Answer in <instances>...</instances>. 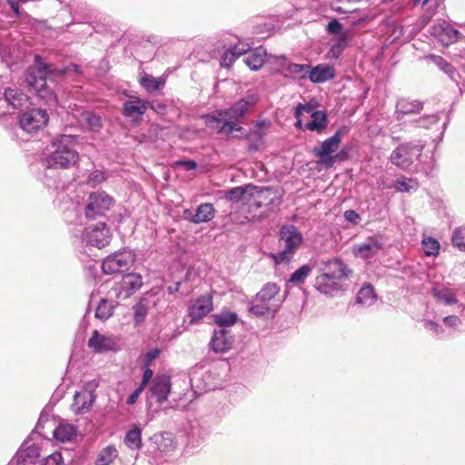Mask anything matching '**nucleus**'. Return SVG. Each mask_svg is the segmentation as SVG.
<instances>
[{"label":"nucleus","instance_id":"obj_1","mask_svg":"<svg viewBox=\"0 0 465 465\" xmlns=\"http://www.w3.org/2000/svg\"><path fill=\"white\" fill-rule=\"evenodd\" d=\"M71 72L80 74L81 68L76 64L58 67L36 54L34 64L26 71L25 81L41 100L45 104H53L56 102L57 83Z\"/></svg>","mask_w":465,"mask_h":465},{"label":"nucleus","instance_id":"obj_2","mask_svg":"<svg viewBox=\"0 0 465 465\" xmlns=\"http://www.w3.org/2000/svg\"><path fill=\"white\" fill-rule=\"evenodd\" d=\"M76 139L77 136L72 134L56 136L50 145V153L41 160L40 164L42 166L54 165L59 169L74 166L79 160Z\"/></svg>","mask_w":465,"mask_h":465},{"label":"nucleus","instance_id":"obj_3","mask_svg":"<svg viewBox=\"0 0 465 465\" xmlns=\"http://www.w3.org/2000/svg\"><path fill=\"white\" fill-rule=\"evenodd\" d=\"M280 287L275 282H268L250 301L249 312L256 316L262 317L268 313L274 314L281 307L283 298L280 297Z\"/></svg>","mask_w":465,"mask_h":465},{"label":"nucleus","instance_id":"obj_4","mask_svg":"<svg viewBox=\"0 0 465 465\" xmlns=\"http://www.w3.org/2000/svg\"><path fill=\"white\" fill-rule=\"evenodd\" d=\"M303 242L302 234L292 224L282 225L279 232L278 244L281 250L272 253L271 257L276 264L289 262L293 259L299 247Z\"/></svg>","mask_w":465,"mask_h":465},{"label":"nucleus","instance_id":"obj_5","mask_svg":"<svg viewBox=\"0 0 465 465\" xmlns=\"http://www.w3.org/2000/svg\"><path fill=\"white\" fill-rule=\"evenodd\" d=\"M170 392L171 379L168 375H157L152 380L146 392L147 409L152 415L167 401Z\"/></svg>","mask_w":465,"mask_h":465},{"label":"nucleus","instance_id":"obj_6","mask_svg":"<svg viewBox=\"0 0 465 465\" xmlns=\"http://www.w3.org/2000/svg\"><path fill=\"white\" fill-rule=\"evenodd\" d=\"M424 147L425 142L420 140L402 143L392 151L391 162L401 169H406L420 159Z\"/></svg>","mask_w":465,"mask_h":465},{"label":"nucleus","instance_id":"obj_7","mask_svg":"<svg viewBox=\"0 0 465 465\" xmlns=\"http://www.w3.org/2000/svg\"><path fill=\"white\" fill-rule=\"evenodd\" d=\"M114 203V198L105 192H93L89 194L84 209V217L90 221L104 217Z\"/></svg>","mask_w":465,"mask_h":465},{"label":"nucleus","instance_id":"obj_8","mask_svg":"<svg viewBox=\"0 0 465 465\" xmlns=\"http://www.w3.org/2000/svg\"><path fill=\"white\" fill-rule=\"evenodd\" d=\"M134 261V252L130 249H123L104 258L102 270L105 274L121 273L128 270Z\"/></svg>","mask_w":465,"mask_h":465},{"label":"nucleus","instance_id":"obj_9","mask_svg":"<svg viewBox=\"0 0 465 465\" xmlns=\"http://www.w3.org/2000/svg\"><path fill=\"white\" fill-rule=\"evenodd\" d=\"M110 230L104 221L86 226L82 232L83 242L98 249L106 246L110 242Z\"/></svg>","mask_w":465,"mask_h":465},{"label":"nucleus","instance_id":"obj_10","mask_svg":"<svg viewBox=\"0 0 465 465\" xmlns=\"http://www.w3.org/2000/svg\"><path fill=\"white\" fill-rule=\"evenodd\" d=\"M259 100L260 95L257 93L248 92L244 97L234 103L231 107L216 110V114L235 123L243 118L248 114L250 107L254 106Z\"/></svg>","mask_w":465,"mask_h":465},{"label":"nucleus","instance_id":"obj_11","mask_svg":"<svg viewBox=\"0 0 465 465\" xmlns=\"http://www.w3.org/2000/svg\"><path fill=\"white\" fill-rule=\"evenodd\" d=\"M343 134L344 130L341 128L332 136L324 140L320 147H314L312 149L313 154L318 157L320 163H323L326 167L333 166L336 157H333L331 154L338 150Z\"/></svg>","mask_w":465,"mask_h":465},{"label":"nucleus","instance_id":"obj_12","mask_svg":"<svg viewBox=\"0 0 465 465\" xmlns=\"http://www.w3.org/2000/svg\"><path fill=\"white\" fill-rule=\"evenodd\" d=\"M49 121L45 109L27 108L20 116L19 126L28 134L35 133L45 127Z\"/></svg>","mask_w":465,"mask_h":465},{"label":"nucleus","instance_id":"obj_13","mask_svg":"<svg viewBox=\"0 0 465 465\" xmlns=\"http://www.w3.org/2000/svg\"><path fill=\"white\" fill-rule=\"evenodd\" d=\"M318 267L322 275L339 282L347 279L352 273L349 266L340 258L321 260L318 262Z\"/></svg>","mask_w":465,"mask_h":465},{"label":"nucleus","instance_id":"obj_14","mask_svg":"<svg viewBox=\"0 0 465 465\" xmlns=\"http://www.w3.org/2000/svg\"><path fill=\"white\" fill-rule=\"evenodd\" d=\"M4 96L0 99V115L9 114V108L20 111L28 108V96L18 89L6 88Z\"/></svg>","mask_w":465,"mask_h":465},{"label":"nucleus","instance_id":"obj_15","mask_svg":"<svg viewBox=\"0 0 465 465\" xmlns=\"http://www.w3.org/2000/svg\"><path fill=\"white\" fill-rule=\"evenodd\" d=\"M383 241L381 235L368 237L363 242L354 244L351 252L356 258L369 260L374 258L382 249Z\"/></svg>","mask_w":465,"mask_h":465},{"label":"nucleus","instance_id":"obj_16","mask_svg":"<svg viewBox=\"0 0 465 465\" xmlns=\"http://www.w3.org/2000/svg\"><path fill=\"white\" fill-rule=\"evenodd\" d=\"M205 122L209 127L216 130L217 134H221L229 135L234 131H242V126L232 121H230L229 118L225 116H220L216 114V111L213 114H207L205 116Z\"/></svg>","mask_w":465,"mask_h":465},{"label":"nucleus","instance_id":"obj_17","mask_svg":"<svg viewBox=\"0 0 465 465\" xmlns=\"http://www.w3.org/2000/svg\"><path fill=\"white\" fill-rule=\"evenodd\" d=\"M34 434H31L16 452L14 460L16 465H29L35 463L39 457V447L32 442Z\"/></svg>","mask_w":465,"mask_h":465},{"label":"nucleus","instance_id":"obj_18","mask_svg":"<svg viewBox=\"0 0 465 465\" xmlns=\"http://www.w3.org/2000/svg\"><path fill=\"white\" fill-rule=\"evenodd\" d=\"M234 342V336L231 331L223 328L214 330L210 341V349L217 353L229 351Z\"/></svg>","mask_w":465,"mask_h":465},{"label":"nucleus","instance_id":"obj_19","mask_svg":"<svg viewBox=\"0 0 465 465\" xmlns=\"http://www.w3.org/2000/svg\"><path fill=\"white\" fill-rule=\"evenodd\" d=\"M430 34L443 45H449L456 42L461 34L457 29L453 28L449 23L443 21L442 23L434 25L431 27Z\"/></svg>","mask_w":465,"mask_h":465},{"label":"nucleus","instance_id":"obj_20","mask_svg":"<svg viewBox=\"0 0 465 465\" xmlns=\"http://www.w3.org/2000/svg\"><path fill=\"white\" fill-rule=\"evenodd\" d=\"M215 214V209L212 203H201L193 212L186 209L183 211V218L193 223H202L211 221Z\"/></svg>","mask_w":465,"mask_h":465},{"label":"nucleus","instance_id":"obj_21","mask_svg":"<svg viewBox=\"0 0 465 465\" xmlns=\"http://www.w3.org/2000/svg\"><path fill=\"white\" fill-rule=\"evenodd\" d=\"M430 292L438 302L445 305H454L459 302L450 282H433Z\"/></svg>","mask_w":465,"mask_h":465},{"label":"nucleus","instance_id":"obj_22","mask_svg":"<svg viewBox=\"0 0 465 465\" xmlns=\"http://www.w3.org/2000/svg\"><path fill=\"white\" fill-rule=\"evenodd\" d=\"M143 285L142 276L138 273L124 274L119 282L118 297L126 299L136 292Z\"/></svg>","mask_w":465,"mask_h":465},{"label":"nucleus","instance_id":"obj_23","mask_svg":"<svg viewBox=\"0 0 465 465\" xmlns=\"http://www.w3.org/2000/svg\"><path fill=\"white\" fill-rule=\"evenodd\" d=\"M58 169L59 168H56L54 165H41L38 177L49 190L58 191L60 188L64 187V185L61 184L60 173L58 172Z\"/></svg>","mask_w":465,"mask_h":465},{"label":"nucleus","instance_id":"obj_24","mask_svg":"<svg viewBox=\"0 0 465 465\" xmlns=\"http://www.w3.org/2000/svg\"><path fill=\"white\" fill-rule=\"evenodd\" d=\"M213 310V298L210 295L200 296L189 308V317L194 322L205 317Z\"/></svg>","mask_w":465,"mask_h":465},{"label":"nucleus","instance_id":"obj_25","mask_svg":"<svg viewBox=\"0 0 465 465\" xmlns=\"http://www.w3.org/2000/svg\"><path fill=\"white\" fill-rule=\"evenodd\" d=\"M335 77L334 68L329 64H320L316 66L310 64L308 79L314 84L325 83Z\"/></svg>","mask_w":465,"mask_h":465},{"label":"nucleus","instance_id":"obj_26","mask_svg":"<svg viewBox=\"0 0 465 465\" xmlns=\"http://www.w3.org/2000/svg\"><path fill=\"white\" fill-rule=\"evenodd\" d=\"M94 401L95 395L92 391L75 392L72 407L76 414H84L91 410Z\"/></svg>","mask_w":465,"mask_h":465},{"label":"nucleus","instance_id":"obj_27","mask_svg":"<svg viewBox=\"0 0 465 465\" xmlns=\"http://www.w3.org/2000/svg\"><path fill=\"white\" fill-rule=\"evenodd\" d=\"M88 346L94 352L103 353L114 350L115 342L113 338L100 334L98 331L94 330L88 341Z\"/></svg>","mask_w":465,"mask_h":465},{"label":"nucleus","instance_id":"obj_28","mask_svg":"<svg viewBox=\"0 0 465 465\" xmlns=\"http://www.w3.org/2000/svg\"><path fill=\"white\" fill-rule=\"evenodd\" d=\"M250 46L247 44L239 43L225 50L221 57L220 64L223 68H230L237 58L247 54Z\"/></svg>","mask_w":465,"mask_h":465},{"label":"nucleus","instance_id":"obj_29","mask_svg":"<svg viewBox=\"0 0 465 465\" xmlns=\"http://www.w3.org/2000/svg\"><path fill=\"white\" fill-rule=\"evenodd\" d=\"M131 100L123 104V114L125 117L142 116L148 109V101H143L136 96H131Z\"/></svg>","mask_w":465,"mask_h":465},{"label":"nucleus","instance_id":"obj_30","mask_svg":"<svg viewBox=\"0 0 465 465\" xmlns=\"http://www.w3.org/2000/svg\"><path fill=\"white\" fill-rule=\"evenodd\" d=\"M350 31L345 30L331 41V47L327 53V57L337 60L340 58L345 48L348 46Z\"/></svg>","mask_w":465,"mask_h":465},{"label":"nucleus","instance_id":"obj_31","mask_svg":"<svg viewBox=\"0 0 465 465\" xmlns=\"http://www.w3.org/2000/svg\"><path fill=\"white\" fill-rule=\"evenodd\" d=\"M430 63L436 65L440 70L444 72L449 77L459 85L458 77H460L459 73L456 69L443 57L435 54H430L425 57Z\"/></svg>","mask_w":465,"mask_h":465},{"label":"nucleus","instance_id":"obj_32","mask_svg":"<svg viewBox=\"0 0 465 465\" xmlns=\"http://www.w3.org/2000/svg\"><path fill=\"white\" fill-rule=\"evenodd\" d=\"M258 187L252 183H248L243 186H236L228 190L225 193V199L233 203H238L244 199L245 195L250 197L254 195V191Z\"/></svg>","mask_w":465,"mask_h":465},{"label":"nucleus","instance_id":"obj_33","mask_svg":"<svg viewBox=\"0 0 465 465\" xmlns=\"http://www.w3.org/2000/svg\"><path fill=\"white\" fill-rule=\"evenodd\" d=\"M315 288L323 294L333 295L341 290V285L337 280H331L327 276L322 274L318 275L315 279Z\"/></svg>","mask_w":465,"mask_h":465},{"label":"nucleus","instance_id":"obj_34","mask_svg":"<svg viewBox=\"0 0 465 465\" xmlns=\"http://www.w3.org/2000/svg\"><path fill=\"white\" fill-rule=\"evenodd\" d=\"M311 117L312 121L308 122L305 124V128L307 130L317 132L320 134L327 128L328 117L325 111H314L312 113Z\"/></svg>","mask_w":465,"mask_h":465},{"label":"nucleus","instance_id":"obj_35","mask_svg":"<svg viewBox=\"0 0 465 465\" xmlns=\"http://www.w3.org/2000/svg\"><path fill=\"white\" fill-rule=\"evenodd\" d=\"M265 50L262 48H256L253 51L251 49L247 52L246 56L243 59L245 64L252 71L259 70L265 62Z\"/></svg>","mask_w":465,"mask_h":465},{"label":"nucleus","instance_id":"obj_36","mask_svg":"<svg viewBox=\"0 0 465 465\" xmlns=\"http://www.w3.org/2000/svg\"><path fill=\"white\" fill-rule=\"evenodd\" d=\"M142 427L139 424H134L127 430L124 442L131 450H137L142 448Z\"/></svg>","mask_w":465,"mask_h":465},{"label":"nucleus","instance_id":"obj_37","mask_svg":"<svg viewBox=\"0 0 465 465\" xmlns=\"http://www.w3.org/2000/svg\"><path fill=\"white\" fill-rule=\"evenodd\" d=\"M377 301L374 288L370 283L364 284L356 295L355 302L365 307L371 306Z\"/></svg>","mask_w":465,"mask_h":465},{"label":"nucleus","instance_id":"obj_38","mask_svg":"<svg viewBox=\"0 0 465 465\" xmlns=\"http://www.w3.org/2000/svg\"><path fill=\"white\" fill-rule=\"evenodd\" d=\"M80 122L92 132H99L103 127L102 118L91 111H84L81 114Z\"/></svg>","mask_w":465,"mask_h":465},{"label":"nucleus","instance_id":"obj_39","mask_svg":"<svg viewBox=\"0 0 465 465\" xmlns=\"http://www.w3.org/2000/svg\"><path fill=\"white\" fill-rule=\"evenodd\" d=\"M165 81L163 78H154L153 76L143 73L140 77V84L148 93H154L164 86Z\"/></svg>","mask_w":465,"mask_h":465},{"label":"nucleus","instance_id":"obj_40","mask_svg":"<svg viewBox=\"0 0 465 465\" xmlns=\"http://www.w3.org/2000/svg\"><path fill=\"white\" fill-rule=\"evenodd\" d=\"M75 434V427L67 423H60L59 426L53 430L54 438L61 442L70 441Z\"/></svg>","mask_w":465,"mask_h":465},{"label":"nucleus","instance_id":"obj_41","mask_svg":"<svg viewBox=\"0 0 465 465\" xmlns=\"http://www.w3.org/2000/svg\"><path fill=\"white\" fill-rule=\"evenodd\" d=\"M115 302L108 299H102L96 308L95 317L103 322L108 320L114 314Z\"/></svg>","mask_w":465,"mask_h":465},{"label":"nucleus","instance_id":"obj_42","mask_svg":"<svg viewBox=\"0 0 465 465\" xmlns=\"http://www.w3.org/2000/svg\"><path fill=\"white\" fill-rule=\"evenodd\" d=\"M213 322L223 329L234 325L238 321L237 313L231 311H223L220 313L213 314Z\"/></svg>","mask_w":465,"mask_h":465},{"label":"nucleus","instance_id":"obj_43","mask_svg":"<svg viewBox=\"0 0 465 465\" xmlns=\"http://www.w3.org/2000/svg\"><path fill=\"white\" fill-rule=\"evenodd\" d=\"M310 64H299L295 63H289L285 70L289 73L292 78L298 80L308 79V73Z\"/></svg>","mask_w":465,"mask_h":465},{"label":"nucleus","instance_id":"obj_44","mask_svg":"<svg viewBox=\"0 0 465 465\" xmlns=\"http://www.w3.org/2000/svg\"><path fill=\"white\" fill-rule=\"evenodd\" d=\"M117 457V449L114 446H107L100 451L96 465H111Z\"/></svg>","mask_w":465,"mask_h":465},{"label":"nucleus","instance_id":"obj_45","mask_svg":"<svg viewBox=\"0 0 465 465\" xmlns=\"http://www.w3.org/2000/svg\"><path fill=\"white\" fill-rule=\"evenodd\" d=\"M394 188L401 193L416 192L419 188V183L411 178L401 177L395 182Z\"/></svg>","mask_w":465,"mask_h":465},{"label":"nucleus","instance_id":"obj_46","mask_svg":"<svg viewBox=\"0 0 465 465\" xmlns=\"http://www.w3.org/2000/svg\"><path fill=\"white\" fill-rule=\"evenodd\" d=\"M311 272L312 267L309 264H304L291 274L289 282L293 285L302 284Z\"/></svg>","mask_w":465,"mask_h":465},{"label":"nucleus","instance_id":"obj_47","mask_svg":"<svg viewBox=\"0 0 465 465\" xmlns=\"http://www.w3.org/2000/svg\"><path fill=\"white\" fill-rule=\"evenodd\" d=\"M134 311V324L135 327L140 326L148 315V306L141 300L135 305L133 306Z\"/></svg>","mask_w":465,"mask_h":465},{"label":"nucleus","instance_id":"obj_48","mask_svg":"<svg viewBox=\"0 0 465 465\" xmlns=\"http://www.w3.org/2000/svg\"><path fill=\"white\" fill-rule=\"evenodd\" d=\"M422 247L426 256H437L439 254L440 242L432 237L424 238Z\"/></svg>","mask_w":465,"mask_h":465},{"label":"nucleus","instance_id":"obj_49","mask_svg":"<svg viewBox=\"0 0 465 465\" xmlns=\"http://www.w3.org/2000/svg\"><path fill=\"white\" fill-rule=\"evenodd\" d=\"M452 243L460 251H465V227L457 228L452 234Z\"/></svg>","mask_w":465,"mask_h":465},{"label":"nucleus","instance_id":"obj_50","mask_svg":"<svg viewBox=\"0 0 465 465\" xmlns=\"http://www.w3.org/2000/svg\"><path fill=\"white\" fill-rule=\"evenodd\" d=\"M440 120L438 114H432L424 115L415 121V125L420 128H429L430 126L436 124Z\"/></svg>","mask_w":465,"mask_h":465},{"label":"nucleus","instance_id":"obj_51","mask_svg":"<svg viewBox=\"0 0 465 465\" xmlns=\"http://www.w3.org/2000/svg\"><path fill=\"white\" fill-rule=\"evenodd\" d=\"M423 104L419 101H413L411 103L404 102L401 104V110L399 111L402 114L419 113L422 109Z\"/></svg>","mask_w":465,"mask_h":465},{"label":"nucleus","instance_id":"obj_52","mask_svg":"<svg viewBox=\"0 0 465 465\" xmlns=\"http://www.w3.org/2000/svg\"><path fill=\"white\" fill-rule=\"evenodd\" d=\"M342 24L337 19L332 18L326 25L325 30L328 35H339L341 33H343L345 30H342Z\"/></svg>","mask_w":465,"mask_h":465},{"label":"nucleus","instance_id":"obj_53","mask_svg":"<svg viewBox=\"0 0 465 465\" xmlns=\"http://www.w3.org/2000/svg\"><path fill=\"white\" fill-rule=\"evenodd\" d=\"M104 180L105 174L103 171L100 170H95L92 172L87 178L88 183L94 187L100 184Z\"/></svg>","mask_w":465,"mask_h":465},{"label":"nucleus","instance_id":"obj_54","mask_svg":"<svg viewBox=\"0 0 465 465\" xmlns=\"http://www.w3.org/2000/svg\"><path fill=\"white\" fill-rule=\"evenodd\" d=\"M63 458L60 452H54L48 455L44 460L43 465H62Z\"/></svg>","mask_w":465,"mask_h":465},{"label":"nucleus","instance_id":"obj_55","mask_svg":"<svg viewBox=\"0 0 465 465\" xmlns=\"http://www.w3.org/2000/svg\"><path fill=\"white\" fill-rule=\"evenodd\" d=\"M148 107H150L153 111L161 115L165 114L167 111V105L164 103L157 100L149 102Z\"/></svg>","mask_w":465,"mask_h":465},{"label":"nucleus","instance_id":"obj_56","mask_svg":"<svg viewBox=\"0 0 465 465\" xmlns=\"http://www.w3.org/2000/svg\"><path fill=\"white\" fill-rule=\"evenodd\" d=\"M344 218L346 221L350 222L351 223L357 225L359 224L361 221L360 214L354 211V210H347L344 213Z\"/></svg>","mask_w":465,"mask_h":465},{"label":"nucleus","instance_id":"obj_57","mask_svg":"<svg viewBox=\"0 0 465 465\" xmlns=\"http://www.w3.org/2000/svg\"><path fill=\"white\" fill-rule=\"evenodd\" d=\"M302 112L312 113V112H314L313 106L310 104H298V105L295 107V110H294V117L295 118L301 117V114H302Z\"/></svg>","mask_w":465,"mask_h":465},{"label":"nucleus","instance_id":"obj_58","mask_svg":"<svg viewBox=\"0 0 465 465\" xmlns=\"http://www.w3.org/2000/svg\"><path fill=\"white\" fill-rule=\"evenodd\" d=\"M443 322L447 327H457L461 323V321L456 315H449L443 318Z\"/></svg>","mask_w":465,"mask_h":465},{"label":"nucleus","instance_id":"obj_59","mask_svg":"<svg viewBox=\"0 0 465 465\" xmlns=\"http://www.w3.org/2000/svg\"><path fill=\"white\" fill-rule=\"evenodd\" d=\"M144 389L143 386H138L126 399V403L128 405H133L136 402L137 399L139 398L140 394Z\"/></svg>","mask_w":465,"mask_h":465},{"label":"nucleus","instance_id":"obj_60","mask_svg":"<svg viewBox=\"0 0 465 465\" xmlns=\"http://www.w3.org/2000/svg\"><path fill=\"white\" fill-rule=\"evenodd\" d=\"M177 165L183 166L187 171H193L198 167V164L194 160H182L177 162Z\"/></svg>","mask_w":465,"mask_h":465},{"label":"nucleus","instance_id":"obj_61","mask_svg":"<svg viewBox=\"0 0 465 465\" xmlns=\"http://www.w3.org/2000/svg\"><path fill=\"white\" fill-rule=\"evenodd\" d=\"M153 372L151 369L147 368L143 371L142 381L139 386L144 389L151 380H153Z\"/></svg>","mask_w":465,"mask_h":465},{"label":"nucleus","instance_id":"obj_62","mask_svg":"<svg viewBox=\"0 0 465 465\" xmlns=\"http://www.w3.org/2000/svg\"><path fill=\"white\" fill-rule=\"evenodd\" d=\"M160 354V351L158 349H153L149 351L145 354V363L150 364L152 361L155 360Z\"/></svg>","mask_w":465,"mask_h":465},{"label":"nucleus","instance_id":"obj_63","mask_svg":"<svg viewBox=\"0 0 465 465\" xmlns=\"http://www.w3.org/2000/svg\"><path fill=\"white\" fill-rule=\"evenodd\" d=\"M424 324L427 329L432 330V331H436L437 333L443 331L441 326L433 321H425Z\"/></svg>","mask_w":465,"mask_h":465},{"label":"nucleus","instance_id":"obj_64","mask_svg":"<svg viewBox=\"0 0 465 465\" xmlns=\"http://www.w3.org/2000/svg\"><path fill=\"white\" fill-rule=\"evenodd\" d=\"M48 420V417L44 415L43 413H41L39 419H38V421L35 425V430L33 431L32 434H39L40 435V425L44 424L45 422H46Z\"/></svg>","mask_w":465,"mask_h":465}]
</instances>
